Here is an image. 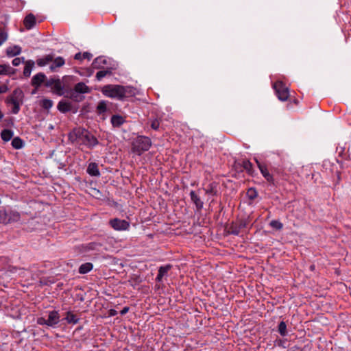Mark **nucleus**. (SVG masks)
<instances>
[{
    "label": "nucleus",
    "mask_w": 351,
    "mask_h": 351,
    "mask_svg": "<svg viewBox=\"0 0 351 351\" xmlns=\"http://www.w3.org/2000/svg\"><path fill=\"white\" fill-rule=\"evenodd\" d=\"M64 60L62 57L55 58L53 55V60L51 62L49 69L51 71H55L56 69L63 66L64 64Z\"/></svg>",
    "instance_id": "obj_12"
},
{
    "label": "nucleus",
    "mask_w": 351,
    "mask_h": 351,
    "mask_svg": "<svg viewBox=\"0 0 351 351\" xmlns=\"http://www.w3.org/2000/svg\"><path fill=\"white\" fill-rule=\"evenodd\" d=\"M8 35L3 32H0V46L7 40Z\"/></svg>",
    "instance_id": "obj_37"
},
{
    "label": "nucleus",
    "mask_w": 351,
    "mask_h": 351,
    "mask_svg": "<svg viewBox=\"0 0 351 351\" xmlns=\"http://www.w3.org/2000/svg\"><path fill=\"white\" fill-rule=\"evenodd\" d=\"M16 70L12 68L9 64H1L0 65V75H14Z\"/></svg>",
    "instance_id": "obj_21"
},
{
    "label": "nucleus",
    "mask_w": 351,
    "mask_h": 351,
    "mask_svg": "<svg viewBox=\"0 0 351 351\" xmlns=\"http://www.w3.org/2000/svg\"><path fill=\"white\" fill-rule=\"evenodd\" d=\"M152 145V141L149 138L144 136H139L136 138L132 144V150L133 152L141 155L143 152L147 151Z\"/></svg>",
    "instance_id": "obj_3"
},
{
    "label": "nucleus",
    "mask_w": 351,
    "mask_h": 351,
    "mask_svg": "<svg viewBox=\"0 0 351 351\" xmlns=\"http://www.w3.org/2000/svg\"><path fill=\"white\" fill-rule=\"evenodd\" d=\"M12 145L15 149H21L23 146V142L20 138L16 137L13 138Z\"/></svg>",
    "instance_id": "obj_27"
},
{
    "label": "nucleus",
    "mask_w": 351,
    "mask_h": 351,
    "mask_svg": "<svg viewBox=\"0 0 351 351\" xmlns=\"http://www.w3.org/2000/svg\"><path fill=\"white\" fill-rule=\"evenodd\" d=\"M25 61V58L23 57H21V58H15L13 60H12V64L14 66H17L19 65H20L21 63H24Z\"/></svg>",
    "instance_id": "obj_33"
},
{
    "label": "nucleus",
    "mask_w": 351,
    "mask_h": 351,
    "mask_svg": "<svg viewBox=\"0 0 351 351\" xmlns=\"http://www.w3.org/2000/svg\"><path fill=\"white\" fill-rule=\"evenodd\" d=\"M205 192L206 194L216 195L217 193V184L215 182H212L209 184L208 186L205 189Z\"/></svg>",
    "instance_id": "obj_25"
},
{
    "label": "nucleus",
    "mask_w": 351,
    "mask_h": 351,
    "mask_svg": "<svg viewBox=\"0 0 351 351\" xmlns=\"http://www.w3.org/2000/svg\"><path fill=\"white\" fill-rule=\"evenodd\" d=\"M278 332L281 336H285L287 334V325L285 322L282 321L278 325Z\"/></svg>",
    "instance_id": "obj_28"
},
{
    "label": "nucleus",
    "mask_w": 351,
    "mask_h": 351,
    "mask_svg": "<svg viewBox=\"0 0 351 351\" xmlns=\"http://www.w3.org/2000/svg\"><path fill=\"white\" fill-rule=\"evenodd\" d=\"M93 268V265L90 263H86L80 265L79 267V272L82 274H85L90 271Z\"/></svg>",
    "instance_id": "obj_24"
},
{
    "label": "nucleus",
    "mask_w": 351,
    "mask_h": 351,
    "mask_svg": "<svg viewBox=\"0 0 351 351\" xmlns=\"http://www.w3.org/2000/svg\"><path fill=\"white\" fill-rule=\"evenodd\" d=\"M40 106L45 109H49L53 106V101L48 99H43L40 101Z\"/></svg>",
    "instance_id": "obj_29"
},
{
    "label": "nucleus",
    "mask_w": 351,
    "mask_h": 351,
    "mask_svg": "<svg viewBox=\"0 0 351 351\" xmlns=\"http://www.w3.org/2000/svg\"><path fill=\"white\" fill-rule=\"evenodd\" d=\"M128 310L129 308H123L121 311H120V314L123 315L125 314H126L128 312Z\"/></svg>",
    "instance_id": "obj_46"
},
{
    "label": "nucleus",
    "mask_w": 351,
    "mask_h": 351,
    "mask_svg": "<svg viewBox=\"0 0 351 351\" xmlns=\"http://www.w3.org/2000/svg\"><path fill=\"white\" fill-rule=\"evenodd\" d=\"M101 93L107 97L123 100L125 97L132 94V88L117 84H108L102 87Z\"/></svg>",
    "instance_id": "obj_1"
},
{
    "label": "nucleus",
    "mask_w": 351,
    "mask_h": 351,
    "mask_svg": "<svg viewBox=\"0 0 351 351\" xmlns=\"http://www.w3.org/2000/svg\"><path fill=\"white\" fill-rule=\"evenodd\" d=\"M151 127L153 130H157L160 127V123L158 120L154 119L152 121Z\"/></svg>",
    "instance_id": "obj_39"
},
{
    "label": "nucleus",
    "mask_w": 351,
    "mask_h": 351,
    "mask_svg": "<svg viewBox=\"0 0 351 351\" xmlns=\"http://www.w3.org/2000/svg\"><path fill=\"white\" fill-rule=\"evenodd\" d=\"M24 63H25V67H24V70H23V75H24V76L27 77L30 76L34 66L35 62L33 60H29L25 61Z\"/></svg>",
    "instance_id": "obj_20"
},
{
    "label": "nucleus",
    "mask_w": 351,
    "mask_h": 351,
    "mask_svg": "<svg viewBox=\"0 0 351 351\" xmlns=\"http://www.w3.org/2000/svg\"><path fill=\"white\" fill-rule=\"evenodd\" d=\"M74 58L75 60H82V54L79 52V53H77L75 56H74Z\"/></svg>",
    "instance_id": "obj_44"
},
{
    "label": "nucleus",
    "mask_w": 351,
    "mask_h": 351,
    "mask_svg": "<svg viewBox=\"0 0 351 351\" xmlns=\"http://www.w3.org/2000/svg\"><path fill=\"white\" fill-rule=\"evenodd\" d=\"M190 197L191 201L195 205L197 210H201L203 208L204 203L201 200L200 197L196 194L194 191L190 192Z\"/></svg>",
    "instance_id": "obj_14"
},
{
    "label": "nucleus",
    "mask_w": 351,
    "mask_h": 351,
    "mask_svg": "<svg viewBox=\"0 0 351 351\" xmlns=\"http://www.w3.org/2000/svg\"><path fill=\"white\" fill-rule=\"evenodd\" d=\"M1 138L4 141H9L12 136H13V132L10 130H4L1 132Z\"/></svg>",
    "instance_id": "obj_26"
},
{
    "label": "nucleus",
    "mask_w": 351,
    "mask_h": 351,
    "mask_svg": "<svg viewBox=\"0 0 351 351\" xmlns=\"http://www.w3.org/2000/svg\"><path fill=\"white\" fill-rule=\"evenodd\" d=\"M9 221L6 212L0 210V223H7Z\"/></svg>",
    "instance_id": "obj_30"
},
{
    "label": "nucleus",
    "mask_w": 351,
    "mask_h": 351,
    "mask_svg": "<svg viewBox=\"0 0 351 351\" xmlns=\"http://www.w3.org/2000/svg\"><path fill=\"white\" fill-rule=\"evenodd\" d=\"M109 223L117 231L127 230L130 227V223L128 221L118 218L110 220Z\"/></svg>",
    "instance_id": "obj_7"
},
{
    "label": "nucleus",
    "mask_w": 351,
    "mask_h": 351,
    "mask_svg": "<svg viewBox=\"0 0 351 351\" xmlns=\"http://www.w3.org/2000/svg\"><path fill=\"white\" fill-rule=\"evenodd\" d=\"M21 52V47L18 45L10 46L6 49V54L9 57H14Z\"/></svg>",
    "instance_id": "obj_19"
},
{
    "label": "nucleus",
    "mask_w": 351,
    "mask_h": 351,
    "mask_svg": "<svg viewBox=\"0 0 351 351\" xmlns=\"http://www.w3.org/2000/svg\"><path fill=\"white\" fill-rule=\"evenodd\" d=\"M311 269H314V266H311Z\"/></svg>",
    "instance_id": "obj_50"
},
{
    "label": "nucleus",
    "mask_w": 351,
    "mask_h": 351,
    "mask_svg": "<svg viewBox=\"0 0 351 351\" xmlns=\"http://www.w3.org/2000/svg\"><path fill=\"white\" fill-rule=\"evenodd\" d=\"M97 109L100 112H104L106 110V104L104 101H101L99 103Z\"/></svg>",
    "instance_id": "obj_36"
},
{
    "label": "nucleus",
    "mask_w": 351,
    "mask_h": 351,
    "mask_svg": "<svg viewBox=\"0 0 351 351\" xmlns=\"http://www.w3.org/2000/svg\"><path fill=\"white\" fill-rule=\"evenodd\" d=\"M59 322V316L56 311H51L47 319V325L48 326H53L54 324H56Z\"/></svg>",
    "instance_id": "obj_22"
},
{
    "label": "nucleus",
    "mask_w": 351,
    "mask_h": 351,
    "mask_svg": "<svg viewBox=\"0 0 351 351\" xmlns=\"http://www.w3.org/2000/svg\"><path fill=\"white\" fill-rule=\"evenodd\" d=\"M84 132H86V130L82 128L74 129L69 134V138L72 142H77L81 143L82 140L84 137Z\"/></svg>",
    "instance_id": "obj_9"
},
{
    "label": "nucleus",
    "mask_w": 351,
    "mask_h": 351,
    "mask_svg": "<svg viewBox=\"0 0 351 351\" xmlns=\"http://www.w3.org/2000/svg\"><path fill=\"white\" fill-rule=\"evenodd\" d=\"M58 108L60 111L62 112H66V101H60L58 105Z\"/></svg>",
    "instance_id": "obj_35"
},
{
    "label": "nucleus",
    "mask_w": 351,
    "mask_h": 351,
    "mask_svg": "<svg viewBox=\"0 0 351 351\" xmlns=\"http://www.w3.org/2000/svg\"><path fill=\"white\" fill-rule=\"evenodd\" d=\"M243 166L245 169H247V171H250V169L252 167V164L249 161H244Z\"/></svg>",
    "instance_id": "obj_41"
},
{
    "label": "nucleus",
    "mask_w": 351,
    "mask_h": 351,
    "mask_svg": "<svg viewBox=\"0 0 351 351\" xmlns=\"http://www.w3.org/2000/svg\"><path fill=\"white\" fill-rule=\"evenodd\" d=\"M171 266L170 265H167L165 266H162L158 269V273L157 277L156 278L157 282H160L162 278L166 276L171 269Z\"/></svg>",
    "instance_id": "obj_18"
},
{
    "label": "nucleus",
    "mask_w": 351,
    "mask_h": 351,
    "mask_svg": "<svg viewBox=\"0 0 351 351\" xmlns=\"http://www.w3.org/2000/svg\"><path fill=\"white\" fill-rule=\"evenodd\" d=\"M3 114L0 111V120L3 118Z\"/></svg>",
    "instance_id": "obj_48"
},
{
    "label": "nucleus",
    "mask_w": 351,
    "mask_h": 351,
    "mask_svg": "<svg viewBox=\"0 0 351 351\" xmlns=\"http://www.w3.org/2000/svg\"><path fill=\"white\" fill-rule=\"evenodd\" d=\"M276 95L279 100L286 101L289 98V91L287 87L281 81H278L274 84Z\"/></svg>",
    "instance_id": "obj_6"
},
{
    "label": "nucleus",
    "mask_w": 351,
    "mask_h": 351,
    "mask_svg": "<svg viewBox=\"0 0 351 351\" xmlns=\"http://www.w3.org/2000/svg\"><path fill=\"white\" fill-rule=\"evenodd\" d=\"M37 323L40 325H47V319H45L44 317H39L37 320Z\"/></svg>",
    "instance_id": "obj_40"
},
{
    "label": "nucleus",
    "mask_w": 351,
    "mask_h": 351,
    "mask_svg": "<svg viewBox=\"0 0 351 351\" xmlns=\"http://www.w3.org/2000/svg\"><path fill=\"white\" fill-rule=\"evenodd\" d=\"M256 162L258 165V169L261 171V174L268 181V182H272L273 181V176L269 173L268 171L267 167L265 165L260 163L258 160L256 159Z\"/></svg>",
    "instance_id": "obj_13"
},
{
    "label": "nucleus",
    "mask_w": 351,
    "mask_h": 351,
    "mask_svg": "<svg viewBox=\"0 0 351 351\" xmlns=\"http://www.w3.org/2000/svg\"><path fill=\"white\" fill-rule=\"evenodd\" d=\"M90 92V88L83 82L77 83L73 90L67 89V97L69 96L76 101H81L82 99V94L88 93Z\"/></svg>",
    "instance_id": "obj_4"
},
{
    "label": "nucleus",
    "mask_w": 351,
    "mask_h": 351,
    "mask_svg": "<svg viewBox=\"0 0 351 351\" xmlns=\"http://www.w3.org/2000/svg\"><path fill=\"white\" fill-rule=\"evenodd\" d=\"M110 121L114 127H120L125 122V119L121 115L115 114L111 117Z\"/></svg>",
    "instance_id": "obj_23"
},
{
    "label": "nucleus",
    "mask_w": 351,
    "mask_h": 351,
    "mask_svg": "<svg viewBox=\"0 0 351 351\" xmlns=\"http://www.w3.org/2000/svg\"><path fill=\"white\" fill-rule=\"evenodd\" d=\"M87 173L91 176H99L100 172L98 165L95 162H91L88 165L86 170Z\"/></svg>",
    "instance_id": "obj_16"
},
{
    "label": "nucleus",
    "mask_w": 351,
    "mask_h": 351,
    "mask_svg": "<svg viewBox=\"0 0 351 351\" xmlns=\"http://www.w3.org/2000/svg\"><path fill=\"white\" fill-rule=\"evenodd\" d=\"M107 64V59L104 56L97 57L94 60L92 63L93 67L94 69H101L103 68L105 64Z\"/></svg>",
    "instance_id": "obj_17"
},
{
    "label": "nucleus",
    "mask_w": 351,
    "mask_h": 351,
    "mask_svg": "<svg viewBox=\"0 0 351 351\" xmlns=\"http://www.w3.org/2000/svg\"><path fill=\"white\" fill-rule=\"evenodd\" d=\"M247 195L250 199H254L257 196V192L255 189L250 188L247 191Z\"/></svg>",
    "instance_id": "obj_32"
},
{
    "label": "nucleus",
    "mask_w": 351,
    "mask_h": 351,
    "mask_svg": "<svg viewBox=\"0 0 351 351\" xmlns=\"http://www.w3.org/2000/svg\"><path fill=\"white\" fill-rule=\"evenodd\" d=\"M107 74V71H98L96 74V77L98 80H101L103 77H104Z\"/></svg>",
    "instance_id": "obj_38"
},
{
    "label": "nucleus",
    "mask_w": 351,
    "mask_h": 351,
    "mask_svg": "<svg viewBox=\"0 0 351 351\" xmlns=\"http://www.w3.org/2000/svg\"><path fill=\"white\" fill-rule=\"evenodd\" d=\"M70 109H69V103L67 102V108H66V110L69 111Z\"/></svg>",
    "instance_id": "obj_49"
},
{
    "label": "nucleus",
    "mask_w": 351,
    "mask_h": 351,
    "mask_svg": "<svg viewBox=\"0 0 351 351\" xmlns=\"http://www.w3.org/2000/svg\"><path fill=\"white\" fill-rule=\"evenodd\" d=\"M82 143L92 148L98 144V141L94 136L89 134L86 130V132H84V137L82 140Z\"/></svg>",
    "instance_id": "obj_10"
},
{
    "label": "nucleus",
    "mask_w": 351,
    "mask_h": 351,
    "mask_svg": "<svg viewBox=\"0 0 351 351\" xmlns=\"http://www.w3.org/2000/svg\"><path fill=\"white\" fill-rule=\"evenodd\" d=\"M45 80L46 75L43 73H38L33 76L31 84L35 88V90H33L32 94H35L36 93L38 88L45 81Z\"/></svg>",
    "instance_id": "obj_8"
},
{
    "label": "nucleus",
    "mask_w": 351,
    "mask_h": 351,
    "mask_svg": "<svg viewBox=\"0 0 351 351\" xmlns=\"http://www.w3.org/2000/svg\"><path fill=\"white\" fill-rule=\"evenodd\" d=\"M3 258L6 259V258L1 257V258H0V260H1V259H3Z\"/></svg>",
    "instance_id": "obj_51"
},
{
    "label": "nucleus",
    "mask_w": 351,
    "mask_h": 351,
    "mask_svg": "<svg viewBox=\"0 0 351 351\" xmlns=\"http://www.w3.org/2000/svg\"><path fill=\"white\" fill-rule=\"evenodd\" d=\"M23 93L21 90L16 88L6 99L5 103L11 107V111L13 114H18L20 110V106L23 104Z\"/></svg>",
    "instance_id": "obj_2"
},
{
    "label": "nucleus",
    "mask_w": 351,
    "mask_h": 351,
    "mask_svg": "<svg viewBox=\"0 0 351 351\" xmlns=\"http://www.w3.org/2000/svg\"><path fill=\"white\" fill-rule=\"evenodd\" d=\"M53 54H47L40 58H38L36 60V63L39 66H45L46 65H49L51 62L53 60Z\"/></svg>",
    "instance_id": "obj_15"
},
{
    "label": "nucleus",
    "mask_w": 351,
    "mask_h": 351,
    "mask_svg": "<svg viewBox=\"0 0 351 351\" xmlns=\"http://www.w3.org/2000/svg\"><path fill=\"white\" fill-rule=\"evenodd\" d=\"M45 86L50 88L56 95L60 96L64 93V84L58 78H50L46 81Z\"/></svg>",
    "instance_id": "obj_5"
},
{
    "label": "nucleus",
    "mask_w": 351,
    "mask_h": 351,
    "mask_svg": "<svg viewBox=\"0 0 351 351\" xmlns=\"http://www.w3.org/2000/svg\"><path fill=\"white\" fill-rule=\"evenodd\" d=\"M232 234H237H237H239V232H238V231H236V230H233V231H232Z\"/></svg>",
    "instance_id": "obj_47"
},
{
    "label": "nucleus",
    "mask_w": 351,
    "mask_h": 351,
    "mask_svg": "<svg viewBox=\"0 0 351 351\" xmlns=\"http://www.w3.org/2000/svg\"><path fill=\"white\" fill-rule=\"evenodd\" d=\"M269 224L271 227L276 230H281L283 227L282 223L278 220H272Z\"/></svg>",
    "instance_id": "obj_31"
},
{
    "label": "nucleus",
    "mask_w": 351,
    "mask_h": 351,
    "mask_svg": "<svg viewBox=\"0 0 351 351\" xmlns=\"http://www.w3.org/2000/svg\"><path fill=\"white\" fill-rule=\"evenodd\" d=\"M92 58V54L88 52H84L82 54V59H88L90 60Z\"/></svg>",
    "instance_id": "obj_43"
},
{
    "label": "nucleus",
    "mask_w": 351,
    "mask_h": 351,
    "mask_svg": "<svg viewBox=\"0 0 351 351\" xmlns=\"http://www.w3.org/2000/svg\"><path fill=\"white\" fill-rule=\"evenodd\" d=\"M117 314V311L114 308H110L109 311L108 317L114 316Z\"/></svg>",
    "instance_id": "obj_45"
},
{
    "label": "nucleus",
    "mask_w": 351,
    "mask_h": 351,
    "mask_svg": "<svg viewBox=\"0 0 351 351\" xmlns=\"http://www.w3.org/2000/svg\"><path fill=\"white\" fill-rule=\"evenodd\" d=\"M77 322V319L73 314H70L67 312V323L75 324Z\"/></svg>",
    "instance_id": "obj_34"
},
{
    "label": "nucleus",
    "mask_w": 351,
    "mask_h": 351,
    "mask_svg": "<svg viewBox=\"0 0 351 351\" xmlns=\"http://www.w3.org/2000/svg\"><path fill=\"white\" fill-rule=\"evenodd\" d=\"M36 23V19L35 16L30 13L27 14L23 21V25L27 29H31L33 28Z\"/></svg>",
    "instance_id": "obj_11"
},
{
    "label": "nucleus",
    "mask_w": 351,
    "mask_h": 351,
    "mask_svg": "<svg viewBox=\"0 0 351 351\" xmlns=\"http://www.w3.org/2000/svg\"><path fill=\"white\" fill-rule=\"evenodd\" d=\"M8 90V88L6 85L0 86V94L5 93Z\"/></svg>",
    "instance_id": "obj_42"
}]
</instances>
